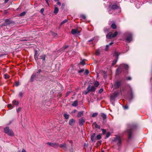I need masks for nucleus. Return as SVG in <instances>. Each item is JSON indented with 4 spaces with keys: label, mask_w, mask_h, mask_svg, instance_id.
I'll return each instance as SVG.
<instances>
[{
    "label": "nucleus",
    "mask_w": 152,
    "mask_h": 152,
    "mask_svg": "<svg viewBox=\"0 0 152 152\" xmlns=\"http://www.w3.org/2000/svg\"><path fill=\"white\" fill-rule=\"evenodd\" d=\"M34 57L35 60L37 61L38 60V58L37 56V55L36 53L34 54Z\"/></svg>",
    "instance_id": "58836bf2"
},
{
    "label": "nucleus",
    "mask_w": 152,
    "mask_h": 152,
    "mask_svg": "<svg viewBox=\"0 0 152 152\" xmlns=\"http://www.w3.org/2000/svg\"><path fill=\"white\" fill-rule=\"evenodd\" d=\"M84 71V69H82L81 70H80L78 71V73H80L82 72H83Z\"/></svg>",
    "instance_id": "de8ad7c7"
},
{
    "label": "nucleus",
    "mask_w": 152,
    "mask_h": 152,
    "mask_svg": "<svg viewBox=\"0 0 152 152\" xmlns=\"http://www.w3.org/2000/svg\"><path fill=\"white\" fill-rule=\"evenodd\" d=\"M47 4H48V5H49V0H45Z\"/></svg>",
    "instance_id": "bf43d9fd"
},
{
    "label": "nucleus",
    "mask_w": 152,
    "mask_h": 152,
    "mask_svg": "<svg viewBox=\"0 0 152 152\" xmlns=\"http://www.w3.org/2000/svg\"><path fill=\"white\" fill-rule=\"evenodd\" d=\"M23 93L22 92H20L19 93V96L20 97H22L23 95Z\"/></svg>",
    "instance_id": "ea45409f"
},
{
    "label": "nucleus",
    "mask_w": 152,
    "mask_h": 152,
    "mask_svg": "<svg viewBox=\"0 0 152 152\" xmlns=\"http://www.w3.org/2000/svg\"><path fill=\"white\" fill-rule=\"evenodd\" d=\"M47 144L48 145L54 148H57L59 146V144L56 142L51 143L50 142H48Z\"/></svg>",
    "instance_id": "423d86ee"
},
{
    "label": "nucleus",
    "mask_w": 152,
    "mask_h": 152,
    "mask_svg": "<svg viewBox=\"0 0 152 152\" xmlns=\"http://www.w3.org/2000/svg\"><path fill=\"white\" fill-rule=\"evenodd\" d=\"M46 57V56L45 55L42 54L41 56H39V58L42 59L43 63L44 61H45V60Z\"/></svg>",
    "instance_id": "ddd939ff"
},
{
    "label": "nucleus",
    "mask_w": 152,
    "mask_h": 152,
    "mask_svg": "<svg viewBox=\"0 0 152 152\" xmlns=\"http://www.w3.org/2000/svg\"><path fill=\"white\" fill-rule=\"evenodd\" d=\"M119 68H120L118 69H117V70H119V69H119Z\"/></svg>",
    "instance_id": "774afa93"
},
{
    "label": "nucleus",
    "mask_w": 152,
    "mask_h": 152,
    "mask_svg": "<svg viewBox=\"0 0 152 152\" xmlns=\"http://www.w3.org/2000/svg\"><path fill=\"white\" fill-rule=\"evenodd\" d=\"M87 91H88L90 92H94L95 91L96 88L94 86H91L90 85H89L87 87Z\"/></svg>",
    "instance_id": "39448f33"
},
{
    "label": "nucleus",
    "mask_w": 152,
    "mask_h": 152,
    "mask_svg": "<svg viewBox=\"0 0 152 152\" xmlns=\"http://www.w3.org/2000/svg\"><path fill=\"white\" fill-rule=\"evenodd\" d=\"M110 135V132H107L106 134V137L105 138L108 137Z\"/></svg>",
    "instance_id": "4c0bfd02"
},
{
    "label": "nucleus",
    "mask_w": 152,
    "mask_h": 152,
    "mask_svg": "<svg viewBox=\"0 0 152 152\" xmlns=\"http://www.w3.org/2000/svg\"><path fill=\"white\" fill-rule=\"evenodd\" d=\"M126 42H130L132 40V35L131 33H129L127 36L126 38Z\"/></svg>",
    "instance_id": "6e6552de"
},
{
    "label": "nucleus",
    "mask_w": 152,
    "mask_h": 152,
    "mask_svg": "<svg viewBox=\"0 0 152 152\" xmlns=\"http://www.w3.org/2000/svg\"><path fill=\"white\" fill-rule=\"evenodd\" d=\"M115 142H116L118 146L121 145V138L120 136H118L115 137L113 140Z\"/></svg>",
    "instance_id": "7ed1b4c3"
},
{
    "label": "nucleus",
    "mask_w": 152,
    "mask_h": 152,
    "mask_svg": "<svg viewBox=\"0 0 152 152\" xmlns=\"http://www.w3.org/2000/svg\"><path fill=\"white\" fill-rule=\"evenodd\" d=\"M113 42H111V43H110L109 44V45H109V46L110 45H112L113 44Z\"/></svg>",
    "instance_id": "69168bd1"
},
{
    "label": "nucleus",
    "mask_w": 152,
    "mask_h": 152,
    "mask_svg": "<svg viewBox=\"0 0 152 152\" xmlns=\"http://www.w3.org/2000/svg\"><path fill=\"white\" fill-rule=\"evenodd\" d=\"M68 47V46H64L63 47V48H64V49H65L67 48Z\"/></svg>",
    "instance_id": "680f3d73"
},
{
    "label": "nucleus",
    "mask_w": 152,
    "mask_h": 152,
    "mask_svg": "<svg viewBox=\"0 0 152 152\" xmlns=\"http://www.w3.org/2000/svg\"><path fill=\"white\" fill-rule=\"evenodd\" d=\"M90 92V91H85V94H86V95L88 93V92Z\"/></svg>",
    "instance_id": "6e6d98bb"
},
{
    "label": "nucleus",
    "mask_w": 152,
    "mask_h": 152,
    "mask_svg": "<svg viewBox=\"0 0 152 152\" xmlns=\"http://www.w3.org/2000/svg\"><path fill=\"white\" fill-rule=\"evenodd\" d=\"M126 79L128 80H131V78L130 77H126Z\"/></svg>",
    "instance_id": "8fccbe9b"
},
{
    "label": "nucleus",
    "mask_w": 152,
    "mask_h": 152,
    "mask_svg": "<svg viewBox=\"0 0 152 152\" xmlns=\"http://www.w3.org/2000/svg\"><path fill=\"white\" fill-rule=\"evenodd\" d=\"M58 147L61 148H67V145L66 143H64V144L61 145L59 144Z\"/></svg>",
    "instance_id": "dca6fc26"
},
{
    "label": "nucleus",
    "mask_w": 152,
    "mask_h": 152,
    "mask_svg": "<svg viewBox=\"0 0 152 152\" xmlns=\"http://www.w3.org/2000/svg\"><path fill=\"white\" fill-rule=\"evenodd\" d=\"M89 73V72L88 70L87 69L86 70L85 72V73L86 74H88Z\"/></svg>",
    "instance_id": "09e8293b"
},
{
    "label": "nucleus",
    "mask_w": 152,
    "mask_h": 152,
    "mask_svg": "<svg viewBox=\"0 0 152 152\" xmlns=\"http://www.w3.org/2000/svg\"><path fill=\"white\" fill-rule=\"evenodd\" d=\"M121 68L125 69H127L128 68V66L126 64H121L120 65V68Z\"/></svg>",
    "instance_id": "4468645a"
},
{
    "label": "nucleus",
    "mask_w": 152,
    "mask_h": 152,
    "mask_svg": "<svg viewBox=\"0 0 152 152\" xmlns=\"http://www.w3.org/2000/svg\"><path fill=\"white\" fill-rule=\"evenodd\" d=\"M101 141H99L97 143V144H99L100 145L101 144Z\"/></svg>",
    "instance_id": "5fc2aeb1"
},
{
    "label": "nucleus",
    "mask_w": 152,
    "mask_h": 152,
    "mask_svg": "<svg viewBox=\"0 0 152 152\" xmlns=\"http://www.w3.org/2000/svg\"><path fill=\"white\" fill-rule=\"evenodd\" d=\"M11 23V21L9 19H6L4 23V25L10 24Z\"/></svg>",
    "instance_id": "f3484780"
},
{
    "label": "nucleus",
    "mask_w": 152,
    "mask_h": 152,
    "mask_svg": "<svg viewBox=\"0 0 152 152\" xmlns=\"http://www.w3.org/2000/svg\"><path fill=\"white\" fill-rule=\"evenodd\" d=\"M103 88H101L99 91V94H101L103 91Z\"/></svg>",
    "instance_id": "a18cd8bd"
},
{
    "label": "nucleus",
    "mask_w": 152,
    "mask_h": 152,
    "mask_svg": "<svg viewBox=\"0 0 152 152\" xmlns=\"http://www.w3.org/2000/svg\"><path fill=\"white\" fill-rule=\"evenodd\" d=\"M21 108L20 107H19L18 109L17 110V111L18 113L20 111H21Z\"/></svg>",
    "instance_id": "37998d69"
},
{
    "label": "nucleus",
    "mask_w": 152,
    "mask_h": 152,
    "mask_svg": "<svg viewBox=\"0 0 152 152\" xmlns=\"http://www.w3.org/2000/svg\"><path fill=\"white\" fill-rule=\"evenodd\" d=\"M111 28L113 29H115L116 28V26L115 23H113L111 25Z\"/></svg>",
    "instance_id": "bb28decb"
},
{
    "label": "nucleus",
    "mask_w": 152,
    "mask_h": 152,
    "mask_svg": "<svg viewBox=\"0 0 152 152\" xmlns=\"http://www.w3.org/2000/svg\"><path fill=\"white\" fill-rule=\"evenodd\" d=\"M7 107L9 109H12V108H13V107L12 105L11 104H8V106H7Z\"/></svg>",
    "instance_id": "c85d7f7f"
},
{
    "label": "nucleus",
    "mask_w": 152,
    "mask_h": 152,
    "mask_svg": "<svg viewBox=\"0 0 152 152\" xmlns=\"http://www.w3.org/2000/svg\"><path fill=\"white\" fill-rule=\"evenodd\" d=\"M26 14V12H23L21 13L20 14V16H24Z\"/></svg>",
    "instance_id": "c9c22d12"
},
{
    "label": "nucleus",
    "mask_w": 152,
    "mask_h": 152,
    "mask_svg": "<svg viewBox=\"0 0 152 152\" xmlns=\"http://www.w3.org/2000/svg\"><path fill=\"white\" fill-rule=\"evenodd\" d=\"M80 64L83 65L85 64V60H83L80 63Z\"/></svg>",
    "instance_id": "c03bdc74"
},
{
    "label": "nucleus",
    "mask_w": 152,
    "mask_h": 152,
    "mask_svg": "<svg viewBox=\"0 0 152 152\" xmlns=\"http://www.w3.org/2000/svg\"><path fill=\"white\" fill-rule=\"evenodd\" d=\"M102 134H104L106 132V130L105 129H102Z\"/></svg>",
    "instance_id": "79ce46f5"
},
{
    "label": "nucleus",
    "mask_w": 152,
    "mask_h": 152,
    "mask_svg": "<svg viewBox=\"0 0 152 152\" xmlns=\"http://www.w3.org/2000/svg\"><path fill=\"white\" fill-rule=\"evenodd\" d=\"M98 115V113H94L92 115V117H95Z\"/></svg>",
    "instance_id": "c756f323"
},
{
    "label": "nucleus",
    "mask_w": 152,
    "mask_h": 152,
    "mask_svg": "<svg viewBox=\"0 0 152 152\" xmlns=\"http://www.w3.org/2000/svg\"><path fill=\"white\" fill-rule=\"evenodd\" d=\"M68 21V20L67 19H65L64 20H63V21H62L61 23H60V26H61L63 24H64L67 22Z\"/></svg>",
    "instance_id": "a878e982"
},
{
    "label": "nucleus",
    "mask_w": 152,
    "mask_h": 152,
    "mask_svg": "<svg viewBox=\"0 0 152 152\" xmlns=\"http://www.w3.org/2000/svg\"><path fill=\"white\" fill-rule=\"evenodd\" d=\"M9 1V0H5L4 3H7Z\"/></svg>",
    "instance_id": "0e129e2a"
},
{
    "label": "nucleus",
    "mask_w": 152,
    "mask_h": 152,
    "mask_svg": "<svg viewBox=\"0 0 152 152\" xmlns=\"http://www.w3.org/2000/svg\"><path fill=\"white\" fill-rule=\"evenodd\" d=\"M78 102L77 100L75 101L72 104V105L73 107H76L77 106Z\"/></svg>",
    "instance_id": "b1692460"
},
{
    "label": "nucleus",
    "mask_w": 152,
    "mask_h": 152,
    "mask_svg": "<svg viewBox=\"0 0 152 152\" xmlns=\"http://www.w3.org/2000/svg\"><path fill=\"white\" fill-rule=\"evenodd\" d=\"M120 53H119L118 52L115 51L114 52V56L117 57V59L116 60H115L114 61L112 64V65L113 66L116 63L117 61V59L118 58V56L120 54Z\"/></svg>",
    "instance_id": "0eeeda50"
},
{
    "label": "nucleus",
    "mask_w": 152,
    "mask_h": 152,
    "mask_svg": "<svg viewBox=\"0 0 152 152\" xmlns=\"http://www.w3.org/2000/svg\"><path fill=\"white\" fill-rule=\"evenodd\" d=\"M109 12L110 14H111L112 13V12H111L110 11H109Z\"/></svg>",
    "instance_id": "338daca9"
},
{
    "label": "nucleus",
    "mask_w": 152,
    "mask_h": 152,
    "mask_svg": "<svg viewBox=\"0 0 152 152\" xmlns=\"http://www.w3.org/2000/svg\"><path fill=\"white\" fill-rule=\"evenodd\" d=\"M15 85L16 86H18L19 85V83L18 82L16 81L15 82Z\"/></svg>",
    "instance_id": "49530a36"
},
{
    "label": "nucleus",
    "mask_w": 152,
    "mask_h": 152,
    "mask_svg": "<svg viewBox=\"0 0 152 152\" xmlns=\"http://www.w3.org/2000/svg\"><path fill=\"white\" fill-rule=\"evenodd\" d=\"M96 138L97 140H99L102 137L99 134L97 135Z\"/></svg>",
    "instance_id": "473e14b6"
},
{
    "label": "nucleus",
    "mask_w": 152,
    "mask_h": 152,
    "mask_svg": "<svg viewBox=\"0 0 152 152\" xmlns=\"http://www.w3.org/2000/svg\"><path fill=\"white\" fill-rule=\"evenodd\" d=\"M118 34V32L116 31H115L113 34L112 32H110L106 35V37L108 39L115 37Z\"/></svg>",
    "instance_id": "f03ea898"
},
{
    "label": "nucleus",
    "mask_w": 152,
    "mask_h": 152,
    "mask_svg": "<svg viewBox=\"0 0 152 152\" xmlns=\"http://www.w3.org/2000/svg\"><path fill=\"white\" fill-rule=\"evenodd\" d=\"M4 132L8 135L12 137L14 136V133L13 131L10 129L8 127H6L4 129Z\"/></svg>",
    "instance_id": "f257e3e1"
},
{
    "label": "nucleus",
    "mask_w": 152,
    "mask_h": 152,
    "mask_svg": "<svg viewBox=\"0 0 152 152\" xmlns=\"http://www.w3.org/2000/svg\"><path fill=\"white\" fill-rule=\"evenodd\" d=\"M101 116L103 118V119L104 120L107 118L106 115L104 113H101L100 114Z\"/></svg>",
    "instance_id": "412c9836"
},
{
    "label": "nucleus",
    "mask_w": 152,
    "mask_h": 152,
    "mask_svg": "<svg viewBox=\"0 0 152 152\" xmlns=\"http://www.w3.org/2000/svg\"><path fill=\"white\" fill-rule=\"evenodd\" d=\"M64 116L66 119H68L69 118V115L66 114H64Z\"/></svg>",
    "instance_id": "cd10ccee"
},
{
    "label": "nucleus",
    "mask_w": 152,
    "mask_h": 152,
    "mask_svg": "<svg viewBox=\"0 0 152 152\" xmlns=\"http://www.w3.org/2000/svg\"><path fill=\"white\" fill-rule=\"evenodd\" d=\"M76 111H76V110H73V111L72 112V113H75L76 112Z\"/></svg>",
    "instance_id": "4d7b16f0"
},
{
    "label": "nucleus",
    "mask_w": 152,
    "mask_h": 152,
    "mask_svg": "<svg viewBox=\"0 0 152 152\" xmlns=\"http://www.w3.org/2000/svg\"><path fill=\"white\" fill-rule=\"evenodd\" d=\"M85 122V121L83 118H81L79 119V122L80 125H83Z\"/></svg>",
    "instance_id": "a211bd4d"
},
{
    "label": "nucleus",
    "mask_w": 152,
    "mask_h": 152,
    "mask_svg": "<svg viewBox=\"0 0 152 152\" xmlns=\"http://www.w3.org/2000/svg\"><path fill=\"white\" fill-rule=\"evenodd\" d=\"M57 4H58V5H59V6H61V3L59 1H58L57 2Z\"/></svg>",
    "instance_id": "603ef678"
},
{
    "label": "nucleus",
    "mask_w": 152,
    "mask_h": 152,
    "mask_svg": "<svg viewBox=\"0 0 152 152\" xmlns=\"http://www.w3.org/2000/svg\"><path fill=\"white\" fill-rule=\"evenodd\" d=\"M22 152H26V151L24 149L22 150Z\"/></svg>",
    "instance_id": "e2e57ef3"
},
{
    "label": "nucleus",
    "mask_w": 152,
    "mask_h": 152,
    "mask_svg": "<svg viewBox=\"0 0 152 152\" xmlns=\"http://www.w3.org/2000/svg\"><path fill=\"white\" fill-rule=\"evenodd\" d=\"M121 85V82L120 81H117L115 83V84H114V87L115 88L117 89Z\"/></svg>",
    "instance_id": "1a4fd4ad"
},
{
    "label": "nucleus",
    "mask_w": 152,
    "mask_h": 152,
    "mask_svg": "<svg viewBox=\"0 0 152 152\" xmlns=\"http://www.w3.org/2000/svg\"><path fill=\"white\" fill-rule=\"evenodd\" d=\"M65 6V4L64 3H63L62 4V5L61 6V9L62 10H63L64 9V7Z\"/></svg>",
    "instance_id": "e433bc0d"
},
{
    "label": "nucleus",
    "mask_w": 152,
    "mask_h": 152,
    "mask_svg": "<svg viewBox=\"0 0 152 152\" xmlns=\"http://www.w3.org/2000/svg\"><path fill=\"white\" fill-rule=\"evenodd\" d=\"M44 11V9L43 8H42L40 10V12L42 13H43Z\"/></svg>",
    "instance_id": "864d4df0"
},
{
    "label": "nucleus",
    "mask_w": 152,
    "mask_h": 152,
    "mask_svg": "<svg viewBox=\"0 0 152 152\" xmlns=\"http://www.w3.org/2000/svg\"><path fill=\"white\" fill-rule=\"evenodd\" d=\"M94 124L95 125V128H100V126L99 125H97L96 122H95L94 123Z\"/></svg>",
    "instance_id": "f704fd0d"
},
{
    "label": "nucleus",
    "mask_w": 152,
    "mask_h": 152,
    "mask_svg": "<svg viewBox=\"0 0 152 152\" xmlns=\"http://www.w3.org/2000/svg\"><path fill=\"white\" fill-rule=\"evenodd\" d=\"M112 9L115 10L119 8V6L117 4H113L111 7Z\"/></svg>",
    "instance_id": "2eb2a0df"
},
{
    "label": "nucleus",
    "mask_w": 152,
    "mask_h": 152,
    "mask_svg": "<svg viewBox=\"0 0 152 152\" xmlns=\"http://www.w3.org/2000/svg\"><path fill=\"white\" fill-rule=\"evenodd\" d=\"M123 107L124 108V110H126V109H127L128 108V106L127 105H126L124 106H123Z\"/></svg>",
    "instance_id": "a19ab883"
},
{
    "label": "nucleus",
    "mask_w": 152,
    "mask_h": 152,
    "mask_svg": "<svg viewBox=\"0 0 152 152\" xmlns=\"http://www.w3.org/2000/svg\"><path fill=\"white\" fill-rule=\"evenodd\" d=\"M94 85L95 87H97L99 85V83L98 81H96L94 83Z\"/></svg>",
    "instance_id": "393cba45"
},
{
    "label": "nucleus",
    "mask_w": 152,
    "mask_h": 152,
    "mask_svg": "<svg viewBox=\"0 0 152 152\" xmlns=\"http://www.w3.org/2000/svg\"><path fill=\"white\" fill-rule=\"evenodd\" d=\"M100 54V51L99 50H96L95 54L96 55H99Z\"/></svg>",
    "instance_id": "7c9ffc66"
},
{
    "label": "nucleus",
    "mask_w": 152,
    "mask_h": 152,
    "mask_svg": "<svg viewBox=\"0 0 152 152\" xmlns=\"http://www.w3.org/2000/svg\"><path fill=\"white\" fill-rule=\"evenodd\" d=\"M83 115V112L81 111L78 112L77 115V117L78 118H80Z\"/></svg>",
    "instance_id": "4be33fe9"
},
{
    "label": "nucleus",
    "mask_w": 152,
    "mask_h": 152,
    "mask_svg": "<svg viewBox=\"0 0 152 152\" xmlns=\"http://www.w3.org/2000/svg\"><path fill=\"white\" fill-rule=\"evenodd\" d=\"M133 132V129L131 128L127 130V132L128 134V137L129 139L131 137L132 134Z\"/></svg>",
    "instance_id": "9d476101"
},
{
    "label": "nucleus",
    "mask_w": 152,
    "mask_h": 152,
    "mask_svg": "<svg viewBox=\"0 0 152 152\" xmlns=\"http://www.w3.org/2000/svg\"><path fill=\"white\" fill-rule=\"evenodd\" d=\"M4 76L5 78L6 79H8L10 77V76L7 74H5L4 75Z\"/></svg>",
    "instance_id": "2f4dec72"
},
{
    "label": "nucleus",
    "mask_w": 152,
    "mask_h": 152,
    "mask_svg": "<svg viewBox=\"0 0 152 152\" xmlns=\"http://www.w3.org/2000/svg\"><path fill=\"white\" fill-rule=\"evenodd\" d=\"M80 17L84 20H85L86 18V17L85 15H81Z\"/></svg>",
    "instance_id": "72a5a7b5"
},
{
    "label": "nucleus",
    "mask_w": 152,
    "mask_h": 152,
    "mask_svg": "<svg viewBox=\"0 0 152 152\" xmlns=\"http://www.w3.org/2000/svg\"><path fill=\"white\" fill-rule=\"evenodd\" d=\"M109 47V45H106V48H105V49H106V50H107L108 49V47Z\"/></svg>",
    "instance_id": "3c124183"
},
{
    "label": "nucleus",
    "mask_w": 152,
    "mask_h": 152,
    "mask_svg": "<svg viewBox=\"0 0 152 152\" xmlns=\"http://www.w3.org/2000/svg\"><path fill=\"white\" fill-rule=\"evenodd\" d=\"M36 76V74H33L32 75L30 79V81L31 82H33V81Z\"/></svg>",
    "instance_id": "aec40b11"
},
{
    "label": "nucleus",
    "mask_w": 152,
    "mask_h": 152,
    "mask_svg": "<svg viewBox=\"0 0 152 152\" xmlns=\"http://www.w3.org/2000/svg\"><path fill=\"white\" fill-rule=\"evenodd\" d=\"M94 40V38H92L90 40H89L88 41V42H92V41L93 40Z\"/></svg>",
    "instance_id": "052dcab7"
},
{
    "label": "nucleus",
    "mask_w": 152,
    "mask_h": 152,
    "mask_svg": "<svg viewBox=\"0 0 152 152\" xmlns=\"http://www.w3.org/2000/svg\"><path fill=\"white\" fill-rule=\"evenodd\" d=\"M81 31L78 28L74 29H72L71 31V33L74 35L76 34H79Z\"/></svg>",
    "instance_id": "20e7f679"
},
{
    "label": "nucleus",
    "mask_w": 152,
    "mask_h": 152,
    "mask_svg": "<svg viewBox=\"0 0 152 152\" xmlns=\"http://www.w3.org/2000/svg\"><path fill=\"white\" fill-rule=\"evenodd\" d=\"M54 14H56L58 13V12L59 11V9L56 5H54Z\"/></svg>",
    "instance_id": "f8f14e48"
},
{
    "label": "nucleus",
    "mask_w": 152,
    "mask_h": 152,
    "mask_svg": "<svg viewBox=\"0 0 152 152\" xmlns=\"http://www.w3.org/2000/svg\"><path fill=\"white\" fill-rule=\"evenodd\" d=\"M75 122V120L74 119L72 118L69 120V124L71 126H73Z\"/></svg>",
    "instance_id": "9b49d317"
},
{
    "label": "nucleus",
    "mask_w": 152,
    "mask_h": 152,
    "mask_svg": "<svg viewBox=\"0 0 152 152\" xmlns=\"http://www.w3.org/2000/svg\"><path fill=\"white\" fill-rule=\"evenodd\" d=\"M12 103L13 105H16L17 106H18L19 104V102L18 101H17L15 100H14L12 101Z\"/></svg>",
    "instance_id": "6ab92c4d"
},
{
    "label": "nucleus",
    "mask_w": 152,
    "mask_h": 152,
    "mask_svg": "<svg viewBox=\"0 0 152 152\" xmlns=\"http://www.w3.org/2000/svg\"><path fill=\"white\" fill-rule=\"evenodd\" d=\"M41 72V69H39L38 70V72H37L39 74Z\"/></svg>",
    "instance_id": "13d9d810"
},
{
    "label": "nucleus",
    "mask_w": 152,
    "mask_h": 152,
    "mask_svg": "<svg viewBox=\"0 0 152 152\" xmlns=\"http://www.w3.org/2000/svg\"><path fill=\"white\" fill-rule=\"evenodd\" d=\"M95 134L94 133H93L92 134V135L91 136V140L92 141H94L95 139Z\"/></svg>",
    "instance_id": "5701e85b"
}]
</instances>
